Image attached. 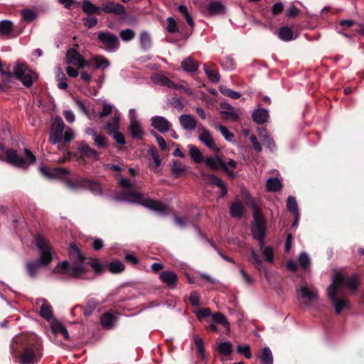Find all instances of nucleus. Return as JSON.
Returning a JSON list of instances; mask_svg holds the SVG:
<instances>
[{
    "label": "nucleus",
    "mask_w": 364,
    "mask_h": 364,
    "mask_svg": "<svg viewBox=\"0 0 364 364\" xmlns=\"http://www.w3.org/2000/svg\"><path fill=\"white\" fill-rule=\"evenodd\" d=\"M102 11L106 14H112L116 16L126 14V9L124 6L110 1H107L102 4Z\"/></svg>",
    "instance_id": "obj_12"
},
{
    "label": "nucleus",
    "mask_w": 364,
    "mask_h": 364,
    "mask_svg": "<svg viewBox=\"0 0 364 364\" xmlns=\"http://www.w3.org/2000/svg\"><path fill=\"white\" fill-rule=\"evenodd\" d=\"M260 360L262 364H273V355L269 347L262 349Z\"/></svg>",
    "instance_id": "obj_42"
},
{
    "label": "nucleus",
    "mask_w": 364,
    "mask_h": 364,
    "mask_svg": "<svg viewBox=\"0 0 364 364\" xmlns=\"http://www.w3.org/2000/svg\"><path fill=\"white\" fill-rule=\"evenodd\" d=\"M14 75L26 87H31L38 77L36 72L22 61H18L14 65Z\"/></svg>",
    "instance_id": "obj_5"
},
{
    "label": "nucleus",
    "mask_w": 364,
    "mask_h": 364,
    "mask_svg": "<svg viewBox=\"0 0 364 364\" xmlns=\"http://www.w3.org/2000/svg\"><path fill=\"white\" fill-rule=\"evenodd\" d=\"M202 176L205 183L208 185H215L220 186L223 184V180L218 178L215 175L212 173H203Z\"/></svg>",
    "instance_id": "obj_39"
},
{
    "label": "nucleus",
    "mask_w": 364,
    "mask_h": 364,
    "mask_svg": "<svg viewBox=\"0 0 364 364\" xmlns=\"http://www.w3.org/2000/svg\"><path fill=\"white\" fill-rule=\"evenodd\" d=\"M104 128L109 135L118 131L119 128V119L114 117L112 121H108L105 124Z\"/></svg>",
    "instance_id": "obj_41"
},
{
    "label": "nucleus",
    "mask_w": 364,
    "mask_h": 364,
    "mask_svg": "<svg viewBox=\"0 0 364 364\" xmlns=\"http://www.w3.org/2000/svg\"><path fill=\"white\" fill-rule=\"evenodd\" d=\"M245 208L240 201H235L230 206V215L237 219H240L245 213Z\"/></svg>",
    "instance_id": "obj_20"
},
{
    "label": "nucleus",
    "mask_w": 364,
    "mask_h": 364,
    "mask_svg": "<svg viewBox=\"0 0 364 364\" xmlns=\"http://www.w3.org/2000/svg\"><path fill=\"white\" fill-rule=\"evenodd\" d=\"M68 252L73 265L68 260H64L55 266L53 273L56 274L58 279H61L60 275H66L68 278H82V275L88 272V269L84 265L87 258L73 242L70 244Z\"/></svg>",
    "instance_id": "obj_2"
},
{
    "label": "nucleus",
    "mask_w": 364,
    "mask_h": 364,
    "mask_svg": "<svg viewBox=\"0 0 364 364\" xmlns=\"http://www.w3.org/2000/svg\"><path fill=\"white\" fill-rule=\"evenodd\" d=\"M278 36L282 41L287 42L294 38L293 31L291 28L288 26H284L279 28Z\"/></svg>",
    "instance_id": "obj_29"
},
{
    "label": "nucleus",
    "mask_w": 364,
    "mask_h": 364,
    "mask_svg": "<svg viewBox=\"0 0 364 364\" xmlns=\"http://www.w3.org/2000/svg\"><path fill=\"white\" fill-rule=\"evenodd\" d=\"M201 130L199 140L210 150L218 151L219 149L217 148L210 132L205 128H202Z\"/></svg>",
    "instance_id": "obj_16"
},
{
    "label": "nucleus",
    "mask_w": 364,
    "mask_h": 364,
    "mask_svg": "<svg viewBox=\"0 0 364 364\" xmlns=\"http://www.w3.org/2000/svg\"><path fill=\"white\" fill-rule=\"evenodd\" d=\"M211 321L214 323H219L226 328L228 331L230 330V323L227 318L220 312H217L213 314Z\"/></svg>",
    "instance_id": "obj_37"
},
{
    "label": "nucleus",
    "mask_w": 364,
    "mask_h": 364,
    "mask_svg": "<svg viewBox=\"0 0 364 364\" xmlns=\"http://www.w3.org/2000/svg\"><path fill=\"white\" fill-rule=\"evenodd\" d=\"M343 282V274L337 273L333 277L332 284L327 289L328 297L332 304H333L337 314H340L341 311L345 308H348L349 305V301L345 296L341 297L338 296V291L341 287Z\"/></svg>",
    "instance_id": "obj_4"
},
{
    "label": "nucleus",
    "mask_w": 364,
    "mask_h": 364,
    "mask_svg": "<svg viewBox=\"0 0 364 364\" xmlns=\"http://www.w3.org/2000/svg\"><path fill=\"white\" fill-rule=\"evenodd\" d=\"M204 71L208 79L214 83H217L220 80V75L217 66L213 63H205L203 65Z\"/></svg>",
    "instance_id": "obj_17"
},
{
    "label": "nucleus",
    "mask_w": 364,
    "mask_h": 364,
    "mask_svg": "<svg viewBox=\"0 0 364 364\" xmlns=\"http://www.w3.org/2000/svg\"><path fill=\"white\" fill-rule=\"evenodd\" d=\"M42 266L37 260L28 262L26 265V272L30 277L35 278Z\"/></svg>",
    "instance_id": "obj_30"
},
{
    "label": "nucleus",
    "mask_w": 364,
    "mask_h": 364,
    "mask_svg": "<svg viewBox=\"0 0 364 364\" xmlns=\"http://www.w3.org/2000/svg\"><path fill=\"white\" fill-rule=\"evenodd\" d=\"M5 158L6 161L8 163L18 167V168H26V161L23 157L21 156L14 149H8L5 151V156H2L0 155V159Z\"/></svg>",
    "instance_id": "obj_11"
},
{
    "label": "nucleus",
    "mask_w": 364,
    "mask_h": 364,
    "mask_svg": "<svg viewBox=\"0 0 364 364\" xmlns=\"http://www.w3.org/2000/svg\"><path fill=\"white\" fill-rule=\"evenodd\" d=\"M218 352L223 355H230L232 352V345L230 341L222 342L218 345Z\"/></svg>",
    "instance_id": "obj_46"
},
{
    "label": "nucleus",
    "mask_w": 364,
    "mask_h": 364,
    "mask_svg": "<svg viewBox=\"0 0 364 364\" xmlns=\"http://www.w3.org/2000/svg\"><path fill=\"white\" fill-rule=\"evenodd\" d=\"M188 149L189 155L195 163L200 164L205 162V159H204L202 152L196 146L190 144L188 145Z\"/></svg>",
    "instance_id": "obj_28"
},
{
    "label": "nucleus",
    "mask_w": 364,
    "mask_h": 364,
    "mask_svg": "<svg viewBox=\"0 0 364 364\" xmlns=\"http://www.w3.org/2000/svg\"><path fill=\"white\" fill-rule=\"evenodd\" d=\"M40 170L42 174L48 178H61L69 173V171L63 167L50 168L43 166Z\"/></svg>",
    "instance_id": "obj_13"
},
{
    "label": "nucleus",
    "mask_w": 364,
    "mask_h": 364,
    "mask_svg": "<svg viewBox=\"0 0 364 364\" xmlns=\"http://www.w3.org/2000/svg\"><path fill=\"white\" fill-rule=\"evenodd\" d=\"M53 331L55 333L61 334L65 340L69 339V334L65 326L61 323H55L52 326Z\"/></svg>",
    "instance_id": "obj_45"
},
{
    "label": "nucleus",
    "mask_w": 364,
    "mask_h": 364,
    "mask_svg": "<svg viewBox=\"0 0 364 364\" xmlns=\"http://www.w3.org/2000/svg\"><path fill=\"white\" fill-rule=\"evenodd\" d=\"M159 279L163 283L166 284L172 289L176 288L178 281L177 274L169 270L161 272Z\"/></svg>",
    "instance_id": "obj_15"
},
{
    "label": "nucleus",
    "mask_w": 364,
    "mask_h": 364,
    "mask_svg": "<svg viewBox=\"0 0 364 364\" xmlns=\"http://www.w3.org/2000/svg\"><path fill=\"white\" fill-rule=\"evenodd\" d=\"M118 200L135 203L163 215L169 213V208L160 200L145 198L142 194L132 191H125Z\"/></svg>",
    "instance_id": "obj_3"
},
{
    "label": "nucleus",
    "mask_w": 364,
    "mask_h": 364,
    "mask_svg": "<svg viewBox=\"0 0 364 364\" xmlns=\"http://www.w3.org/2000/svg\"><path fill=\"white\" fill-rule=\"evenodd\" d=\"M85 263L89 264L97 275L102 274L105 271V266L97 258L89 257Z\"/></svg>",
    "instance_id": "obj_31"
},
{
    "label": "nucleus",
    "mask_w": 364,
    "mask_h": 364,
    "mask_svg": "<svg viewBox=\"0 0 364 364\" xmlns=\"http://www.w3.org/2000/svg\"><path fill=\"white\" fill-rule=\"evenodd\" d=\"M301 298L309 301H316L318 299V294L316 290H311L307 287H301L299 289Z\"/></svg>",
    "instance_id": "obj_27"
},
{
    "label": "nucleus",
    "mask_w": 364,
    "mask_h": 364,
    "mask_svg": "<svg viewBox=\"0 0 364 364\" xmlns=\"http://www.w3.org/2000/svg\"><path fill=\"white\" fill-rule=\"evenodd\" d=\"M179 122L182 127L188 131L195 129L197 126L195 117L190 114H182L179 117Z\"/></svg>",
    "instance_id": "obj_18"
},
{
    "label": "nucleus",
    "mask_w": 364,
    "mask_h": 364,
    "mask_svg": "<svg viewBox=\"0 0 364 364\" xmlns=\"http://www.w3.org/2000/svg\"><path fill=\"white\" fill-rule=\"evenodd\" d=\"M251 231L255 240L265 238L267 228H252Z\"/></svg>",
    "instance_id": "obj_51"
},
{
    "label": "nucleus",
    "mask_w": 364,
    "mask_h": 364,
    "mask_svg": "<svg viewBox=\"0 0 364 364\" xmlns=\"http://www.w3.org/2000/svg\"><path fill=\"white\" fill-rule=\"evenodd\" d=\"M97 304L95 299H89L83 311L84 315L86 316H90L97 307Z\"/></svg>",
    "instance_id": "obj_56"
},
{
    "label": "nucleus",
    "mask_w": 364,
    "mask_h": 364,
    "mask_svg": "<svg viewBox=\"0 0 364 364\" xmlns=\"http://www.w3.org/2000/svg\"><path fill=\"white\" fill-rule=\"evenodd\" d=\"M84 26L87 28H93L97 23V18L95 16H87L82 19Z\"/></svg>",
    "instance_id": "obj_55"
},
{
    "label": "nucleus",
    "mask_w": 364,
    "mask_h": 364,
    "mask_svg": "<svg viewBox=\"0 0 364 364\" xmlns=\"http://www.w3.org/2000/svg\"><path fill=\"white\" fill-rule=\"evenodd\" d=\"M10 353L21 364H36L43 356L42 345L36 335L23 333L12 339Z\"/></svg>",
    "instance_id": "obj_1"
},
{
    "label": "nucleus",
    "mask_w": 364,
    "mask_h": 364,
    "mask_svg": "<svg viewBox=\"0 0 364 364\" xmlns=\"http://www.w3.org/2000/svg\"><path fill=\"white\" fill-rule=\"evenodd\" d=\"M181 67L186 72L191 73L198 69L199 64L192 57H188L181 62Z\"/></svg>",
    "instance_id": "obj_24"
},
{
    "label": "nucleus",
    "mask_w": 364,
    "mask_h": 364,
    "mask_svg": "<svg viewBox=\"0 0 364 364\" xmlns=\"http://www.w3.org/2000/svg\"><path fill=\"white\" fill-rule=\"evenodd\" d=\"M178 11L184 16L187 23L190 26H194V21L190 15L188 8L185 5H180L178 9Z\"/></svg>",
    "instance_id": "obj_50"
},
{
    "label": "nucleus",
    "mask_w": 364,
    "mask_h": 364,
    "mask_svg": "<svg viewBox=\"0 0 364 364\" xmlns=\"http://www.w3.org/2000/svg\"><path fill=\"white\" fill-rule=\"evenodd\" d=\"M252 119L258 124H263L267 122L269 114L265 109L258 108L255 109L252 114Z\"/></svg>",
    "instance_id": "obj_22"
},
{
    "label": "nucleus",
    "mask_w": 364,
    "mask_h": 364,
    "mask_svg": "<svg viewBox=\"0 0 364 364\" xmlns=\"http://www.w3.org/2000/svg\"><path fill=\"white\" fill-rule=\"evenodd\" d=\"M81 9L87 16H92L93 14L101 15L102 13V7L97 6L90 0H84Z\"/></svg>",
    "instance_id": "obj_19"
},
{
    "label": "nucleus",
    "mask_w": 364,
    "mask_h": 364,
    "mask_svg": "<svg viewBox=\"0 0 364 364\" xmlns=\"http://www.w3.org/2000/svg\"><path fill=\"white\" fill-rule=\"evenodd\" d=\"M282 187L281 181L277 178H271L266 182L267 190L269 192H277Z\"/></svg>",
    "instance_id": "obj_36"
},
{
    "label": "nucleus",
    "mask_w": 364,
    "mask_h": 364,
    "mask_svg": "<svg viewBox=\"0 0 364 364\" xmlns=\"http://www.w3.org/2000/svg\"><path fill=\"white\" fill-rule=\"evenodd\" d=\"M36 17V14L31 9H26L22 11V18L27 23L32 22Z\"/></svg>",
    "instance_id": "obj_53"
},
{
    "label": "nucleus",
    "mask_w": 364,
    "mask_h": 364,
    "mask_svg": "<svg viewBox=\"0 0 364 364\" xmlns=\"http://www.w3.org/2000/svg\"><path fill=\"white\" fill-rule=\"evenodd\" d=\"M116 317L109 312H106L101 316L100 323L101 325L106 328H109L112 326L115 321Z\"/></svg>",
    "instance_id": "obj_38"
},
{
    "label": "nucleus",
    "mask_w": 364,
    "mask_h": 364,
    "mask_svg": "<svg viewBox=\"0 0 364 364\" xmlns=\"http://www.w3.org/2000/svg\"><path fill=\"white\" fill-rule=\"evenodd\" d=\"M66 60L68 64L74 65L79 69L90 66V63L85 59L84 56L73 48L67 50Z\"/></svg>",
    "instance_id": "obj_9"
},
{
    "label": "nucleus",
    "mask_w": 364,
    "mask_h": 364,
    "mask_svg": "<svg viewBox=\"0 0 364 364\" xmlns=\"http://www.w3.org/2000/svg\"><path fill=\"white\" fill-rule=\"evenodd\" d=\"M65 124L60 117H56L51 125L49 141L57 144L62 141Z\"/></svg>",
    "instance_id": "obj_8"
},
{
    "label": "nucleus",
    "mask_w": 364,
    "mask_h": 364,
    "mask_svg": "<svg viewBox=\"0 0 364 364\" xmlns=\"http://www.w3.org/2000/svg\"><path fill=\"white\" fill-rule=\"evenodd\" d=\"M343 284L341 285V287H347L353 291H355L357 290L358 286V278L357 275L355 274V275H353L348 278H345L343 276Z\"/></svg>",
    "instance_id": "obj_33"
},
{
    "label": "nucleus",
    "mask_w": 364,
    "mask_h": 364,
    "mask_svg": "<svg viewBox=\"0 0 364 364\" xmlns=\"http://www.w3.org/2000/svg\"><path fill=\"white\" fill-rule=\"evenodd\" d=\"M93 140L95 141V145L100 149H104L108 146L107 141L105 136L97 134L93 131Z\"/></svg>",
    "instance_id": "obj_49"
},
{
    "label": "nucleus",
    "mask_w": 364,
    "mask_h": 364,
    "mask_svg": "<svg viewBox=\"0 0 364 364\" xmlns=\"http://www.w3.org/2000/svg\"><path fill=\"white\" fill-rule=\"evenodd\" d=\"M205 164L207 167L213 170H218L220 168H222L223 171L231 178L235 176L233 171L228 168V166L232 168H236L237 162L233 159H230L228 163H225L220 156L216 155L215 158L211 156L207 157L205 159Z\"/></svg>",
    "instance_id": "obj_7"
},
{
    "label": "nucleus",
    "mask_w": 364,
    "mask_h": 364,
    "mask_svg": "<svg viewBox=\"0 0 364 364\" xmlns=\"http://www.w3.org/2000/svg\"><path fill=\"white\" fill-rule=\"evenodd\" d=\"M14 25L11 21L4 20L0 21V33L4 36L9 35L13 31Z\"/></svg>",
    "instance_id": "obj_48"
},
{
    "label": "nucleus",
    "mask_w": 364,
    "mask_h": 364,
    "mask_svg": "<svg viewBox=\"0 0 364 364\" xmlns=\"http://www.w3.org/2000/svg\"><path fill=\"white\" fill-rule=\"evenodd\" d=\"M250 259L257 269L262 270V269H264L263 262L260 257L253 250L251 251Z\"/></svg>",
    "instance_id": "obj_52"
},
{
    "label": "nucleus",
    "mask_w": 364,
    "mask_h": 364,
    "mask_svg": "<svg viewBox=\"0 0 364 364\" xmlns=\"http://www.w3.org/2000/svg\"><path fill=\"white\" fill-rule=\"evenodd\" d=\"M78 151L81 157H96L99 153L94 149L90 147L87 144H82L78 147Z\"/></svg>",
    "instance_id": "obj_32"
},
{
    "label": "nucleus",
    "mask_w": 364,
    "mask_h": 364,
    "mask_svg": "<svg viewBox=\"0 0 364 364\" xmlns=\"http://www.w3.org/2000/svg\"><path fill=\"white\" fill-rule=\"evenodd\" d=\"M220 114L224 119H230L234 122L237 121L240 118L235 109L230 111H222Z\"/></svg>",
    "instance_id": "obj_58"
},
{
    "label": "nucleus",
    "mask_w": 364,
    "mask_h": 364,
    "mask_svg": "<svg viewBox=\"0 0 364 364\" xmlns=\"http://www.w3.org/2000/svg\"><path fill=\"white\" fill-rule=\"evenodd\" d=\"M3 77L2 82L4 84V85L7 87H10V82H11V79L14 75V71L10 72V71H4L1 72V74Z\"/></svg>",
    "instance_id": "obj_60"
},
{
    "label": "nucleus",
    "mask_w": 364,
    "mask_h": 364,
    "mask_svg": "<svg viewBox=\"0 0 364 364\" xmlns=\"http://www.w3.org/2000/svg\"><path fill=\"white\" fill-rule=\"evenodd\" d=\"M95 64V69L104 70L108 68L110 65L109 61L102 55H95L93 58Z\"/></svg>",
    "instance_id": "obj_40"
},
{
    "label": "nucleus",
    "mask_w": 364,
    "mask_h": 364,
    "mask_svg": "<svg viewBox=\"0 0 364 364\" xmlns=\"http://www.w3.org/2000/svg\"><path fill=\"white\" fill-rule=\"evenodd\" d=\"M208 12L210 15L223 14L225 13V6L220 1H211L208 6Z\"/></svg>",
    "instance_id": "obj_26"
},
{
    "label": "nucleus",
    "mask_w": 364,
    "mask_h": 364,
    "mask_svg": "<svg viewBox=\"0 0 364 364\" xmlns=\"http://www.w3.org/2000/svg\"><path fill=\"white\" fill-rule=\"evenodd\" d=\"M151 126L161 133L168 132L171 124L164 117L155 116L151 119Z\"/></svg>",
    "instance_id": "obj_14"
},
{
    "label": "nucleus",
    "mask_w": 364,
    "mask_h": 364,
    "mask_svg": "<svg viewBox=\"0 0 364 364\" xmlns=\"http://www.w3.org/2000/svg\"><path fill=\"white\" fill-rule=\"evenodd\" d=\"M141 48L144 50H148L152 46V40L151 36L146 31H143L139 36Z\"/></svg>",
    "instance_id": "obj_34"
},
{
    "label": "nucleus",
    "mask_w": 364,
    "mask_h": 364,
    "mask_svg": "<svg viewBox=\"0 0 364 364\" xmlns=\"http://www.w3.org/2000/svg\"><path fill=\"white\" fill-rule=\"evenodd\" d=\"M41 301L43 304L41 306L39 314L44 319L49 321L53 317L52 306L46 299H41Z\"/></svg>",
    "instance_id": "obj_23"
},
{
    "label": "nucleus",
    "mask_w": 364,
    "mask_h": 364,
    "mask_svg": "<svg viewBox=\"0 0 364 364\" xmlns=\"http://www.w3.org/2000/svg\"><path fill=\"white\" fill-rule=\"evenodd\" d=\"M119 36L124 41H129L135 37V32L129 28L122 30Z\"/></svg>",
    "instance_id": "obj_57"
},
{
    "label": "nucleus",
    "mask_w": 364,
    "mask_h": 364,
    "mask_svg": "<svg viewBox=\"0 0 364 364\" xmlns=\"http://www.w3.org/2000/svg\"><path fill=\"white\" fill-rule=\"evenodd\" d=\"M24 154L25 156L23 157V159L26 161L27 168L30 164H32L36 161V158L35 155L28 149L26 148L24 149Z\"/></svg>",
    "instance_id": "obj_62"
},
{
    "label": "nucleus",
    "mask_w": 364,
    "mask_h": 364,
    "mask_svg": "<svg viewBox=\"0 0 364 364\" xmlns=\"http://www.w3.org/2000/svg\"><path fill=\"white\" fill-rule=\"evenodd\" d=\"M98 40L102 43L107 50H115L119 48V41L117 36L109 31H100Z\"/></svg>",
    "instance_id": "obj_10"
},
{
    "label": "nucleus",
    "mask_w": 364,
    "mask_h": 364,
    "mask_svg": "<svg viewBox=\"0 0 364 364\" xmlns=\"http://www.w3.org/2000/svg\"><path fill=\"white\" fill-rule=\"evenodd\" d=\"M53 259L50 249L41 251L40 257L36 259L43 266H47Z\"/></svg>",
    "instance_id": "obj_43"
},
{
    "label": "nucleus",
    "mask_w": 364,
    "mask_h": 364,
    "mask_svg": "<svg viewBox=\"0 0 364 364\" xmlns=\"http://www.w3.org/2000/svg\"><path fill=\"white\" fill-rule=\"evenodd\" d=\"M65 183L68 188L73 190L81 188L89 190L96 196L102 194L100 184L94 181L80 177L76 178L74 181L71 180H66Z\"/></svg>",
    "instance_id": "obj_6"
},
{
    "label": "nucleus",
    "mask_w": 364,
    "mask_h": 364,
    "mask_svg": "<svg viewBox=\"0 0 364 364\" xmlns=\"http://www.w3.org/2000/svg\"><path fill=\"white\" fill-rule=\"evenodd\" d=\"M253 218L255 223L252 228H267V221L264 218L260 209L257 207L253 208Z\"/></svg>",
    "instance_id": "obj_25"
},
{
    "label": "nucleus",
    "mask_w": 364,
    "mask_h": 364,
    "mask_svg": "<svg viewBox=\"0 0 364 364\" xmlns=\"http://www.w3.org/2000/svg\"><path fill=\"white\" fill-rule=\"evenodd\" d=\"M74 139V133L70 128H68L63 134V144L64 145L69 144Z\"/></svg>",
    "instance_id": "obj_64"
},
{
    "label": "nucleus",
    "mask_w": 364,
    "mask_h": 364,
    "mask_svg": "<svg viewBox=\"0 0 364 364\" xmlns=\"http://www.w3.org/2000/svg\"><path fill=\"white\" fill-rule=\"evenodd\" d=\"M262 254H263L264 257H265V259L268 262L272 263L274 262V252H273V249L271 247H269V246L265 247L262 250Z\"/></svg>",
    "instance_id": "obj_61"
},
{
    "label": "nucleus",
    "mask_w": 364,
    "mask_h": 364,
    "mask_svg": "<svg viewBox=\"0 0 364 364\" xmlns=\"http://www.w3.org/2000/svg\"><path fill=\"white\" fill-rule=\"evenodd\" d=\"M128 130L132 137L135 139H141L144 134L140 123L136 120L131 121Z\"/></svg>",
    "instance_id": "obj_21"
},
{
    "label": "nucleus",
    "mask_w": 364,
    "mask_h": 364,
    "mask_svg": "<svg viewBox=\"0 0 364 364\" xmlns=\"http://www.w3.org/2000/svg\"><path fill=\"white\" fill-rule=\"evenodd\" d=\"M220 92L225 96L232 99L237 100L241 97L240 93L229 88H221Z\"/></svg>",
    "instance_id": "obj_63"
},
{
    "label": "nucleus",
    "mask_w": 364,
    "mask_h": 364,
    "mask_svg": "<svg viewBox=\"0 0 364 364\" xmlns=\"http://www.w3.org/2000/svg\"><path fill=\"white\" fill-rule=\"evenodd\" d=\"M124 264L119 260L111 262L108 266L109 271L112 274L121 273L124 270Z\"/></svg>",
    "instance_id": "obj_44"
},
{
    "label": "nucleus",
    "mask_w": 364,
    "mask_h": 364,
    "mask_svg": "<svg viewBox=\"0 0 364 364\" xmlns=\"http://www.w3.org/2000/svg\"><path fill=\"white\" fill-rule=\"evenodd\" d=\"M171 170L172 174L176 178H178L185 173L186 168L180 161H174L171 166Z\"/></svg>",
    "instance_id": "obj_35"
},
{
    "label": "nucleus",
    "mask_w": 364,
    "mask_h": 364,
    "mask_svg": "<svg viewBox=\"0 0 364 364\" xmlns=\"http://www.w3.org/2000/svg\"><path fill=\"white\" fill-rule=\"evenodd\" d=\"M36 245L41 251L50 249L47 240L40 235L36 237Z\"/></svg>",
    "instance_id": "obj_54"
},
{
    "label": "nucleus",
    "mask_w": 364,
    "mask_h": 364,
    "mask_svg": "<svg viewBox=\"0 0 364 364\" xmlns=\"http://www.w3.org/2000/svg\"><path fill=\"white\" fill-rule=\"evenodd\" d=\"M287 208L294 215L299 214L298 205L296 198L294 196H289L287 200Z\"/></svg>",
    "instance_id": "obj_47"
},
{
    "label": "nucleus",
    "mask_w": 364,
    "mask_h": 364,
    "mask_svg": "<svg viewBox=\"0 0 364 364\" xmlns=\"http://www.w3.org/2000/svg\"><path fill=\"white\" fill-rule=\"evenodd\" d=\"M168 26L167 31L171 33H176L179 31L177 23L175 19L172 17H168L167 18Z\"/></svg>",
    "instance_id": "obj_59"
}]
</instances>
